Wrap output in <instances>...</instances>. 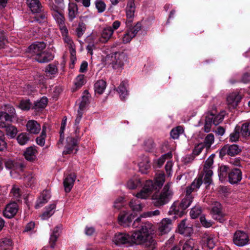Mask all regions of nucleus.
Wrapping results in <instances>:
<instances>
[{"instance_id":"nucleus-32","label":"nucleus","mask_w":250,"mask_h":250,"mask_svg":"<svg viewBox=\"0 0 250 250\" xmlns=\"http://www.w3.org/2000/svg\"><path fill=\"white\" fill-rule=\"evenodd\" d=\"M202 241L210 249L214 248L215 243L213 239V236L211 234L205 233L203 237Z\"/></svg>"},{"instance_id":"nucleus-42","label":"nucleus","mask_w":250,"mask_h":250,"mask_svg":"<svg viewBox=\"0 0 250 250\" xmlns=\"http://www.w3.org/2000/svg\"><path fill=\"white\" fill-rule=\"evenodd\" d=\"M17 140L19 144L24 145L29 141V137L26 133H21L18 136Z\"/></svg>"},{"instance_id":"nucleus-52","label":"nucleus","mask_w":250,"mask_h":250,"mask_svg":"<svg viewBox=\"0 0 250 250\" xmlns=\"http://www.w3.org/2000/svg\"><path fill=\"white\" fill-rule=\"evenodd\" d=\"M24 181L27 182L28 185L31 186L36 181L35 175L32 173H29L27 175L24 177Z\"/></svg>"},{"instance_id":"nucleus-30","label":"nucleus","mask_w":250,"mask_h":250,"mask_svg":"<svg viewBox=\"0 0 250 250\" xmlns=\"http://www.w3.org/2000/svg\"><path fill=\"white\" fill-rule=\"evenodd\" d=\"M214 142V136L212 133L208 134L205 138L204 141L201 143L205 147L206 151L208 152L210 148L211 145Z\"/></svg>"},{"instance_id":"nucleus-11","label":"nucleus","mask_w":250,"mask_h":250,"mask_svg":"<svg viewBox=\"0 0 250 250\" xmlns=\"http://www.w3.org/2000/svg\"><path fill=\"white\" fill-rule=\"evenodd\" d=\"M19 209V206L15 202L7 204L3 211L4 217L12 218L15 216Z\"/></svg>"},{"instance_id":"nucleus-61","label":"nucleus","mask_w":250,"mask_h":250,"mask_svg":"<svg viewBox=\"0 0 250 250\" xmlns=\"http://www.w3.org/2000/svg\"><path fill=\"white\" fill-rule=\"evenodd\" d=\"M96 7L99 12H102L105 9V4L102 0H97L96 1Z\"/></svg>"},{"instance_id":"nucleus-63","label":"nucleus","mask_w":250,"mask_h":250,"mask_svg":"<svg viewBox=\"0 0 250 250\" xmlns=\"http://www.w3.org/2000/svg\"><path fill=\"white\" fill-rule=\"evenodd\" d=\"M129 207L133 211H140L142 209V206L140 204H137L132 200L129 202Z\"/></svg>"},{"instance_id":"nucleus-16","label":"nucleus","mask_w":250,"mask_h":250,"mask_svg":"<svg viewBox=\"0 0 250 250\" xmlns=\"http://www.w3.org/2000/svg\"><path fill=\"white\" fill-rule=\"evenodd\" d=\"M138 164L140 171L143 174H146L150 167V160L146 156L142 155Z\"/></svg>"},{"instance_id":"nucleus-5","label":"nucleus","mask_w":250,"mask_h":250,"mask_svg":"<svg viewBox=\"0 0 250 250\" xmlns=\"http://www.w3.org/2000/svg\"><path fill=\"white\" fill-rule=\"evenodd\" d=\"M248 234L242 230H237L233 234V242L238 247H243L249 242Z\"/></svg>"},{"instance_id":"nucleus-17","label":"nucleus","mask_w":250,"mask_h":250,"mask_svg":"<svg viewBox=\"0 0 250 250\" xmlns=\"http://www.w3.org/2000/svg\"><path fill=\"white\" fill-rule=\"evenodd\" d=\"M54 56L50 52L42 51L38 55H36V57L34 59L40 63H46L52 60Z\"/></svg>"},{"instance_id":"nucleus-41","label":"nucleus","mask_w":250,"mask_h":250,"mask_svg":"<svg viewBox=\"0 0 250 250\" xmlns=\"http://www.w3.org/2000/svg\"><path fill=\"white\" fill-rule=\"evenodd\" d=\"M46 126L45 125H43L42 126V129L40 136L37 137L36 139V142L37 144L41 146H43L45 144V138L46 137Z\"/></svg>"},{"instance_id":"nucleus-48","label":"nucleus","mask_w":250,"mask_h":250,"mask_svg":"<svg viewBox=\"0 0 250 250\" xmlns=\"http://www.w3.org/2000/svg\"><path fill=\"white\" fill-rule=\"evenodd\" d=\"M84 93H86L87 95H88L87 90H85ZM88 97L89 96L88 95H84L82 97V100L79 105V110H83L85 108L86 105L89 104V102Z\"/></svg>"},{"instance_id":"nucleus-45","label":"nucleus","mask_w":250,"mask_h":250,"mask_svg":"<svg viewBox=\"0 0 250 250\" xmlns=\"http://www.w3.org/2000/svg\"><path fill=\"white\" fill-rule=\"evenodd\" d=\"M140 180L137 178L129 180L126 184L127 187L131 189L136 188L138 186H140Z\"/></svg>"},{"instance_id":"nucleus-51","label":"nucleus","mask_w":250,"mask_h":250,"mask_svg":"<svg viewBox=\"0 0 250 250\" xmlns=\"http://www.w3.org/2000/svg\"><path fill=\"white\" fill-rule=\"evenodd\" d=\"M86 29V25L83 22H79L78 27L76 28L77 36L80 38L83 34Z\"/></svg>"},{"instance_id":"nucleus-25","label":"nucleus","mask_w":250,"mask_h":250,"mask_svg":"<svg viewBox=\"0 0 250 250\" xmlns=\"http://www.w3.org/2000/svg\"><path fill=\"white\" fill-rule=\"evenodd\" d=\"M229 168L227 166L223 165L219 167L218 169V176L219 180L223 182L228 178Z\"/></svg>"},{"instance_id":"nucleus-13","label":"nucleus","mask_w":250,"mask_h":250,"mask_svg":"<svg viewBox=\"0 0 250 250\" xmlns=\"http://www.w3.org/2000/svg\"><path fill=\"white\" fill-rule=\"evenodd\" d=\"M242 179V171L240 169H232L229 173L228 180L231 184H237Z\"/></svg>"},{"instance_id":"nucleus-24","label":"nucleus","mask_w":250,"mask_h":250,"mask_svg":"<svg viewBox=\"0 0 250 250\" xmlns=\"http://www.w3.org/2000/svg\"><path fill=\"white\" fill-rule=\"evenodd\" d=\"M37 153V151L34 146H30L26 148L24 156L27 161L33 162L36 159Z\"/></svg>"},{"instance_id":"nucleus-26","label":"nucleus","mask_w":250,"mask_h":250,"mask_svg":"<svg viewBox=\"0 0 250 250\" xmlns=\"http://www.w3.org/2000/svg\"><path fill=\"white\" fill-rule=\"evenodd\" d=\"M113 33V30L111 27H107L104 28L101 34V37L100 38V41L103 43H105L111 37Z\"/></svg>"},{"instance_id":"nucleus-18","label":"nucleus","mask_w":250,"mask_h":250,"mask_svg":"<svg viewBox=\"0 0 250 250\" xmlns=\"http://www.w3.org/2000/svg\"><path fill=\"white\" fill-rule=\"evenodd\" d=\"M212 205L211 213L213 218L219 222H221L223 220V214L221 204L218 202H214Z\"/></svg>"},{"instance_id":"nucleus-27","label":"nucleus","mask_w":250,"mask_h":250,"mask_svg":"<svg viewBox=\"0 0 250 250\" xmlns=\"http://www.w3.org/2000/svg\"><path fill=\"white\" fill-rule=\"evenodd\" d=\"M0 126L5 128L6 134L10 138H14L18 132L17 128L11 125H3L0 124Z\"/></svg>"},{"instance_id":"nucleus-33","label":"nucleus","mask_w":250,"mask_h":250,"mask_svg":"<svg viewBox=\"0 0 250 250\" xmlns=\"http://www.w3.org/2000/svg\"><path fill=\"white\" fill-rule=\"evenodd\" d=\"M48 103V99L45 97H42L39 101L34 103L33 108L39 110L44 108Z\"/></svg>"},{"instance_id":"nucleus-59","label":"nucleus","mask_w":250,"mask_h":250,"mask_svg":"<svg viewBox=\"0 0 250 250\" xmlns=\"http://www.w3.org/2000/svg\"><path fill=\"white\" fill-rule=\"evenodd\" d=\"M11 194L16 198H19L21 196V191L19 188L14 186L11 189Z\"/></svg>"},{"instance_id":"nucleus-46","label":"nucleus","mask_w":250,"mask_h":250,"mask_svg":"<svg viewBox=\"0 0 250 250\" xmlns=\"http://www.w3.org/2000/svg\"><path fill=\"white\" fill-rule=\"evenodd\" d=\"M187 221L186 219L182 220L178 226V231L180 234H185L186 233L187 230L190 229V228L188 227L186 225Z\"/></svg>"},{"instance_id":"nucleus-60","label":"nucleus","mask_w":250,"mask_h":250,"mask_svg":"<svg viewBox=\"0 0 250 250\" xmlns=\"http://www.w3.org/2000/svg\"><path fill=\"white\" fill-rule=\"evenodd\" d=\"M194 247V243L192 240H187L183 246V250H192Z\"/></svg>"},{"instance_id":"nucleus-64","label":"nucleus","mask_w":250,"mask_h":250,"mask_svg":"<svg viewBox=\"0 0 250 250\" xmlns=\"http://www.w3.org/2000/svg\"><path fill=\"white\" fill-rule=\"evenodd\" d=\"M240 82L244 83H250V73H244L241 79Z\"/></svg>"},{"instance_id":"nucleus-44","label":"nucleus","mask_w":250,"mask_h":250,"mask_svg":"<svg viewBox=\"0 0 250 250\" xmlns=\"http://www.w3.org/2000/svg\"><path fill=\"white\" fill-rule=\"evenodd\" d=\"M155 145L153 139H147L144 142V149L146 151L150 152L154 148Z\"/></svg>"},{"instance_id":"nucleus-10","label":"nucleus","mask_w":250,"mask_h":250,"mask_svg":"<svg viewBox=\"0 0 250 250\" xmlns=\"http://www.w3.org/2000/svg\"><path fill=\"white\" fill-rule=\"evenodd\" d=\"M113 241L116 245L130 244L131 242V236L125 233H117L113 237Z\"/></svg>"},{"instance_id":"nucleus-58","label":"nucleus","mask_w":250,"mask_h":250,"mask_svg":"<svg viewBox=\"0 0 250 250\" xmlns=\"http://www.w3.org/2000/svg\"><path fill=\"white\" fill-rule=\"evenodd\" d=\"M134 37V36H132L131 32L127 28L125 33V34L123 38V42L124 43H127L130 42L131 39Z\"/></svg>"},{"instance_id":"nucleus-8","label":"nucleus","mask_w":250,"mask_h":250,"mask_svg":"<svg viewBox=\"0 0 250 250\" xmlns=\"http://www.w3.org/2000/svg\"><path fill=\"white\" fill-rule=\"evenodd\" d=\"M73 150H75V153L78 151V140L72 137H67L65 150L63 153L64 154H70L73 152Z\"/></svg>"},{"instance_id":"nucleus-49","label":"nucleus","mask_w":250,"mask_h":250,"mask_svg":"<svg viewBox=\"0 0 250 250\" xmlns=\"http://www.w3.org/2000/svg\"><path fill=\"white\" fill-rule=\"evenodd\" d=\"M31 105V103L29 100H22L20 102L19 107L22 110H29Z\"/></svg>"},{"instance_id":"nucleus-15","label":"nucleus","mask_w":250,"mask_h":250,"mask_svg":"<svg viewBox=\"0 0 250 250\" xmlns=\"http://www.w3.org/2000/svg\"><path fill=\"white\" fill-rule=\"evenodd\" d=\"M77 176L75 173L69 174L63 181L64 190L66 193L69 192L73 187Z\"/></svg>"},{"instance_id":"nucleus-56","label":"nucleus","mask_w":250,"mask_h":250,"mask_svg":"<svg viewBox=\"0 0 250 250\" xmlns=\"http://www.w3.org/2000/svg\"><path fill=\"white\" fill-rule=\"evenodd\" d=\"M58 71V69L56 65L49 64L45 68V72L51 75L56 74Z\"/></svg>"},{"instance_id":"nucleus-14","label":"nucleus","mask_w":250,"mask_h":250,"mask_svg":"<svg viewBox=\"0 0 250 250\" xmlns=\"http://www.w3.org/2000/svg\"><path fill=\"white\" fill-rule=\"evenodd\" d=\"M26 2L33 14L41 13L42 16L45 14L39 0H26Z\"/></svg>"},{"instance_id":"nucleus-55","label":"nucleus","mask_w":250,"mask_h":250,"mask_svg":"<svg viewBox=\"0 0 250 250\" xmlns=\"http://www.w3.org/2000/svg\"><path fill=\"white\" fill-rule=\"evenodd\" d=\"M69 16H75L77 14L78 8L77 5L74 3H71L68 6Z\"/></svg>"},{"instance_id":"nucleus-40","label":"nucleus","mask_w":250,"mask_h":250,"mask_svg":"<svg viewBox=\"0 0 250 250\" xmlns=\"http://www.w3.org/2000/svg\"><path fill=\"white\" fill-rule=\"evenodd\" d=\"M202 209L199 206H195L190 211V215L192 219H195L201 214Z\"/></svg>"},{"instance_id":"nucleus-7","label":"nucleus","mask_w":250,"mask_h":250,"mask_svg":"<svg viewBox=\"0 0 250 250\" xmlns=\"http://www.w3.org/2000/svg\"><path fill=\"white\" fill-rule=\"evenodd\" d=\"M46 46V43L43 42H36L28 47L27 52L31 54L34 59L36 57V55L43 51Z\"/></svg>"},{"instance_id":"nucleus-43","label":"nucleus","mask_w":250,"mask_h":250,"mask_svg":"<svg viewBox=\"0 0 250 250\" xmlns=\"http://www.w3.org/2000/svg\"><path fill=\"white\" fill-rule=\"evenodd\" d=\"M13 118L7 112H0V124L6 125L4 122H11Z\"/></svg>"},{"instance_id":"nucleus-2","label":"nucleus","mask_w":250,"mask_h":250,"mask_svg":"<svg viewBox=\"0 0 250 250\" xmlns=\"http://www.w3.org/2000/svg\"><path fill=\"white\" fill-rule=\"evenodd\" d=\"M170 183H167L161 192H155L152 196V203L154 206L160 208L167 204L172 197L173 193Z\"/></svg>"},{"instance_id":"nucleus-6","label":"nucleus","mask_w":250,"mask_h":250,"mask_svg":"<svg viewBox=\"0 0 250 250\" xmlns=\"http://www.w3.org/2000/svg\"><path fill=\"white\" fill-rule=\"evenodd\" d=\"M111 56L112 67L116 69L121 68L124 64V62L127 60V56L124 52H116Z\"/></svg>"},{"instance_id":"nucleus-47","label":"nucleus","mask_w":250,"mask_h":250,"mask_svg":"<svg viewBox=\"0 0 250 250\" xmlns=\"http://www.w3.org/2000/svg\"><path fill=\"white\" fill-rule=\"evenodd\" d=\"M240 127L236 126L234 131L229 135V140L231 142H236L238 140L240 135Z\"/></svg>"},{"instance_id":"nucleus-38","label":"nucleus","mask_w":250,"mask_h":250,"mask_svg":"<svg viewBox=\"0 0 250 250\" xmlns=\"http://www.w3.org/2000/svg\"><path fill=\"white\" fill-rule=\"evenodd\" d=\"M184 132V129L181 126H178L173 128L170 131V136L173 139H177L179 135Z\"/></svg>"},{"instance_id":"nucleus-54","label":"nucleus","mask_w":250,"mask_h":250,"mask_svg":"<svg viewBox=\"0 0 250 250\" xmlns=\"http://www.w3.org/2000/svg\"><path fill=\"white\" fill-rule=\"evenodd\" d=\"M215 157V154H211L208 159L206 161L204 165V168H211L213 164V159Z\"/></svg>"},{"instance_id":"nucleus-9","label":"nucleus","mask_w":250,"mask_h":250,"mask_svg":"<svg viewBox=\"0 0 250 250\" xmlns=\"http://www.w3.org/2000/svg\"><path fill=\"white\" fill-rule=\"evenodd\" d=\"M135 215L132 213L128 214L127 212L123 211L119 214L118 217V223L124 227H129Z\"/></svg>"},{"instance_id":"nucleus-53","label":"nucleus","mask_w":250,"mask_h":250,"mask_svg":"<svg viewBox=\"0 0 250 250\" xmlns=\"http://www.w3.org/2000/svg\"><path fill=\"white\" fill-rule=\"evenodd\" d=\"M205 148V147L202 143H199L195 146L194 149L192 151V153L195 156H198L201 153L203 149Z\"/></svg>"},{"instance_id":"nucleus-50","label":"nucleus","mask_w":250,"mask_h":250,"mask_svg":"<svg viewBox=\"0 0 250 250\" xmlns=\"http://www.w3.org/2000/svg\"><path fill=\"white\" fill-rule=\"evenodd\" d=\"M141 22H137L135 25L131 26L128 29L131 32L132 36L135 37L137 33L141 30Z\"/></svg>"},{"instance_id":"nucleus-28","label":"nucleus","mask_w":250,"mask_h":250,"mask_svg":"<svg viewBox=\"0 0 250 250\" xmlns=\"http://www.w3.org/2000/svg\"><path fill=\"white\" fill-rule=\"evenodd\" d=\"M106 86V82L103 80L97 81L94 84V88L95 93L102 94Z\"/></svg>"},{"instance_id":"nucleus-37","label":"nucleus","mask_w":250,"mask_h":250,"mask_svg":"<svg viewBox=\"0 0 250 250\" xmlns=\"http://www.w3.org/2000/svg\"><path fill=\"white\" fill-rule=\"evenodd\" d=\"M125 84V82H122L117 89V91L119 93L121 100H124L127 95V91Z\"/></svg>"},{"instance_id":"nucleus-34","label":"nucleus","mask_w":250,"mask_h":250,"mask_svg":"<svg viewBox=\"0 0 250 250\" xmlns=\"http://www.w3.org/2000/svg\"><path fill=\"white\" fill-rule=\"evenodd\" d=\"M0 247L1 250H12V243L11 240L4 238L0 240Z\"/></svg>"},{"instance_id":"nucleus-36","label":"nucleus","mask_w":250,"mask_h":250,"mask_svg":"<svg viewBox=\"0 0 250 250\" xmlns=\"http://www.w3.org/2000/svg\"><path fill=\"white\" fill-rule=\"evenodd\" d=\"M240 132L244 138H247L250 136V123H244L240 128Z\"/></svg>"},{"instance_id":"nucleus-57","label":"nucleus","mask_w":250,"mask_h":250,"mask_svg":"<svg viewBox=\"0 0 250 250\" xmlns=\"http://www.w3.org/2000/svg\"><path fill=\"white\" fill-rule=\"evenodd\" d=\"M84 82L85 80L84 79V75H79L77 77L76 79L75 84L77 87H81L82 85L84 84Z\"/></svg>"},{"instance_id":"nucleus-3","label":"nucleus","mask_w":250,"mask_h":250,"mask_svg":"<svg viewBox=\"0 0 250 250\" xmlns=\"http://www.w3.org/2000/svg\"><path fill=\"white\" fill-rule=\"evenodd\" d=\"M131 241L136 245H142L146 250H154L156 248L157 242L152 236L145 235L139 230L131 235Z\"/></svg>"},{"instance_id":"nucleus-29","label":"nucleus","mask_w":250,"mask_h":250,"mask_svg":"<svg viewBox=\"0 0 250 250\" xmlns=\"http://www.w3.org/2000/svg\"><path fill=\"white\" fill-rule=\"evenodd\" d=\"M56 21L59 25V28L61 31L62 36H65L66 35H68V30L64 22V17H58L56 19Z\"/></svg>"},{"instance_id":"nucleus-20","label":"nucleus","mask_w":250,"mask_h":250,"mask_svg":"<svg viewBox=\"0 0 250 250\" xmlns=\"http://www.w3.org/2000/svg\"><path fill=\"white\" fill-rule=\"evenodd\" d=\"M172 227V221L170 219H163L159 225V230L161 234L168 233Z\"/></svg>"},{"instance_id":"nucleus-23","label":"nucleus","mask_w":250,"mask_h":250,"mask_svg":"<svg viewBox=\"0 0 250 250\" xmlns=\"http://www.w3.org/2000/svg\"><path fill=\"white\" fill-rule=\"evenodd\" d=\"M141 229L138 230L140 232L148 236H152L154 231L153 225L148 222L141 223Z\"/></svg>"},{"instance_id":"nucleus-35","label":"nucleus","mask_w":250,"mask_h":250,"mask_svg":"<svg viewBox=\"0 0 250 250\" xmlns=\"http://www.w3.org/2000/svg\"><path fill=\"white\" fill-rule=\"evenodd\" d=\"M229 155L234 156L239 154L242 151V148L237 145H228Z\"/></svg>"},{"instance_id":"nucleus-19","label":"nucleus","mask_w":250,"mask_h":250,"mask_svg":"<svg viewBox=\"0 0 250 250\" xmlns=\"http://www.w3.org/2000/svg\"><path fill=\"white\" fill-rule=\"evenodd\" d=\"M62 227V226L61 225H59L56 226L53 229V232L50 235L49 239V244L50 248L52 249H54L55 248L56 242L61 233Z\"/></svg>"},{"instance_id":"nucleus-21","label":"nucleus","mask_w":250,"mask_h":250,"mask_svg":"<svg viewBox=\"0 0 250 250\" xmlns=\"http://www.w3.org/2000/svg\"><path fill=\"white\" fill-rule=\"evenodd\" d=\"M203 183V175H200L192 183L190 186L187 188L186 196L192 195L191 192L198 189Z\"/></svg>"},{"instance_id":"nucleus-1","label":"nucleus","mask_w":250,"mask_h":250,"mask_svg":"<svg viewBox=\"0 0 250 250\" xmlns=\"http://www.w3.org/2000/svg\"><path fill=\"white\" fill-rule=\"evenodd\" d=\"M165 180L164 173H159L156 175L154 182L148 180L146 182L143 188L138 192L136 196L141 199H146L153 190H157L162 188Z\"/></svg>"},{"instance_id":"nucleus-22","label":"nucleus","mask_w":250,"mask_h":250,"mask_svg":"<svg viewBox=\"0 0 250 250\" xmlns=\"http://www.w3.org/2000/svg\"><path fill=\"white\" fill-rule=\"evenodd\" d=\"M27 130L31 134H37L41 130L40 125L35 120H30L26 124Z\"/></svg>"},{"instance_id":"nucleus-39","label":"nucleus","mask_w":250,"mask_h":250,"mask_svg":"<svg viewBox=\"0 0 250 250\" xmlns=\"http://www.w3.org/2000/svg\"><path fill=\"white\" fill-rule=\"evenodd\" d=\"M135 9L134 1L129 0L126 8V16H133Z\"/></svg>"},{"instance_id":"nucleus-62","label":"nucleus","mask_w":250,"mask_h":250,"mask_svg":"<svg viewBox=\"0 0 250 250\" xmlns=\"http://www.w3.org/2000/svg\"><path fill=\"white\" fill-rule=\"evenodd\" d=\"M214 118V113H213V111H209L206 113L205 121L213 124Z\"/></svg>"},{"instance_id":"nucleus-4","label":"nucleus","mask_w":250,"mask_h":250,"mask_svg":"<svg viewBox=\"0 0 250 250\" xmlns=\"http://www.w3.org/2000/svg\"><path fill=\"white\" fill-rule=\"evenodd\" d=\"M193 198L192 195L185 196L180 203L175 202L170 208L169 214H174L180 217H182L184 214L185 210L189 207L192 202Z\"/></svg>"},{"instance_id":"nucleus-31","label":"nucleus","mask_w":250,"mask_h":250,"mask_svg":"<svg viewBox=\"0 0 250 250\" xmlns=\"http://www.w3.org/2000/svg\"><path fill=\"white\" fill-rule=\"evenodd\" d=\"M56 204L54 203L46 208V210L42 214L41 217L42 219H46L51 216L55 212Z\"/></svg>"},{"instance_id":"nucleus-12","label":"nucleus","mask_w":250,"mask_h":250,"mask_svg":"<svg viewBox=\"0 0 250 250\" xmlns=\"http://www.w3.org/2000/svg\"><path fill=\"white\" fill-rule=\"evenodd\" d=\"M242 98V96L238 92H232L230 93L227 98V102L230 108L233 109L236 108L238 104Z\"/></svg>"}]
</instances>
